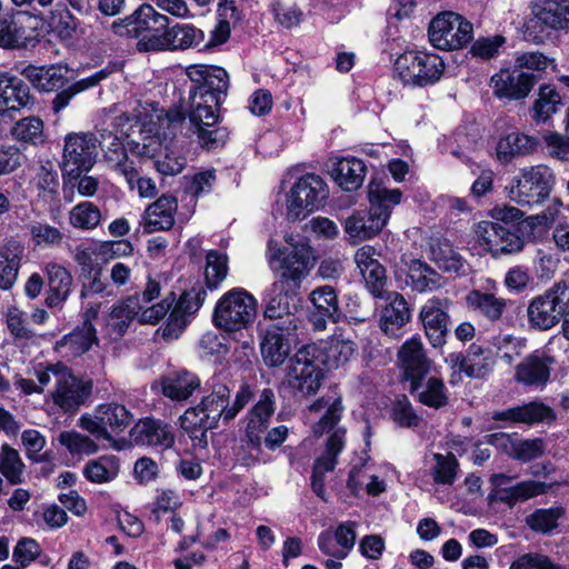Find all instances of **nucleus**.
<instances>
[{
  "label": "nucleus",
  "instance_id": "ddd939ff",
  "mask_svg": "<svg viewBox=\"0 0 569 569\" xmlns=\"http://www.w3.org/2000/svg\"><path fill=\"white\" fill-rule=\"evenodd\" d=\"M97 439L107 440L106 447L123 450L132 446H148L166 450L174 443V436L169 429H129L128 435H121L126 429H98Z\"/></svg>",
  "mask_w": 569,
  "mask_h": 569
},
{
  "label": "nucleus",
  "instance_id": "7c9ffc66",
  "mask_svg": "<svg viewBox=\"0 0 569 569\" xmlns=\"http://www.w3.org/2000/svg\"><path fill=\"white\" fill-rule=\"evenodd\" d=\"M30 102V90L22 79L0 73V113L18 111Z\"/></svg>",
  "mask_w": 569,
  "mask_h": 569
},
{
  "label": "nucleus",
  "instance_id": "39448f33",
  "mask_svg": "<svg viewBox=\"0 0 569 569\" xmlns=\"http://www.w3.org/2000/svg\"><path fill=\"white\" fill-rule=\"evenodd\" d=\"M431 46L443 51L467 47L473 38V26L463 16L442 11L431 19L428 27Z\"/></svg>",
  "mask_w": 569,
  "mask_h": 569
},
{
  "label": "nucleus",
  "instance_id": "5701e85b",
  "mask_svg": "<svg viewBox=\"0 0 569 569\" xmlns=\"http://www.w3.org/2000/svg\"><path fill=\"white\" fill-rule=\"evenodd\" d=\"M140 310L138 296H129L117 302L107 317L103 333L112 341L121 339Z\"/></svg>",
  "mask_w": 569,
  "mask_h": 569
},
{
  "label": "nucleus",
  "instance_id": "bf43d9fd",
  "mask_svg": "<svg viewBox=\"0 0 569 569\" xmlns=\"http://www.w3.org/2000/svg\"><path fill=\"white\" fill-rule=\"evenodd\" d=\"M228 274V257L226 253L209 251L206 256L204 278L209 288L216 289Z\"/></svg>",
  "mask_w": 569,
  "mask_h": 569
},
{
  "label": "nucleus",
  "instance_id": "4c0bfd02",
  "mask_svg": "<svg viewBox=\"0 0 569 569\" xmlns=\"http://www.w3.org/2000/svg\"><path fill=\"white\" fill-rule=\"evenodd\" d=\"M189 100L188 118L192 129L201 126L213 127L217 123L220 100L214 96L194 93H189Z\"/></svg>",
  "mask_w": 569,
  "mask_h": 569
},
{
  "label": "nucleus",
  "instance_id": "9b49d317",
  "mask_svg": "<svg viewBox=\"0 0 569 569\" xmlns=\"http://www.w3.org/2000/svg\"><path fill=\"white\" fill-rule=\"evenodd\" d=\"M476 242L483 252L497 258L518 253L523 249V240L516 231L493 221H480L473 227Z\"/></svg>",
  "mask_w": 569,
  "mask_h": 569
},
{
  "label": "nucleus",
  "instance_id": "473e14b6",
  "mask_svg": "<svg viewBox=\"0 0 569 569\" xmlns=\"http://www.w3.org/2000/svg\"><path fill=\"white\" fill-rule=\"evenodd\" d=\"M532 13L549 29H569V0H535Z\"/></svg>",
  "mask_w": 569,
  "mask_h": 569
},
{
  "label": "nucleus",
  "instance_id": "2eb2a0df",
  "mask_svg": "<svg viewBox=\"0 0 569 569\" xmlns=\"http://www.w3.org/2000/svg\"><path fill=\"white\" fill-rule=\"evenodd\" d=\"M186 76L192 82L189 93L214 96L221 100L227 92L229 77L224 69L210 64H191L186 68Z\"/></svg>",
  "mask_w": 569,
  "mask_h": 569
},
{
  "label": "nucleus",
  "instance_id": "a18cd8bd",
  "mask_svg": "<svg viewBox=\"0 0 569 569\" xmlns=\"http://www.w3.org/2000/svg\"><path fill=\"white\" fill-rule=\"evenodd\" d=\"M553 483H546L535 480H527L516 483L515 486L501 488L498 491L499 500L509 506H513L519 501H526L539 495L546 493Z\"/></svg>",
  "mask_w": 569,
  "mask_h": 569
},
{
  "label": "nucleus",
  "instance_id": "1a4fd4ad",
  "mask_svg": "<svg viewBox=\"0 0 569 569\" xmlns=\"http://www.w3.org/2000/svg\"><path fill=\"white\" fill-rule=\"evenodd\" d=\"M315 350L316 348L312 346L301 347L290 359L288 367L287 382L291 389L302 396L316 393L323 378Z\"/></svg>",
  "mask_w": 569,
  "mask_h": 569
},
{
  "label": "nucleus",
  "instance_id": "2f4dec72",
  "mask_svg": "<svg viewBox=\"0 0 569 569\" xmlns=\"http://www.w3.org/2000/svg\"><path fill=\"white\" fill-rule=\"evenodd\" d=\"M309 301L318 312L312 320L316 329L323 330L327 320L336 322L340 318L338 295L331 286H321L313 289L309 295Z\"/></svg>",
  "mask_w": 569,
  "mask_h": 569
},
{
  "label": "nucleus",
  "instance_id": "f257e3e1",
  "mask_svg": "<svg viewBox=\"0 0 569 569\" xmlns=\"http://www.w3.org/2000/svg\"><path fill=\"white\" fill-rule=\"evenodd\" d=\"M284 242L290 252L270 238L267 242L266 259L271 269L279 264L281 278L298 287L316 262L315 251L309 240L300 234L286 233Z\"/></svg>",
  "mask_w": 569,
  "mask_h": 569
},
{
  "label": "nucleus",
  "instance_id": "bb28decb",
  "mask_svg": "<svg viewBox=\"0 0 569 569\" xmlns=\"http://www.w3.org/2000/svg\"><path fill=\"white\" fill-rule=\"evenodd\" d=\"M398 360L408 380L423 378L429 372L430 361L419 336L408 339L401 346Z\"/></svg>",
  "mask_w": 569,
  "mask_h": 569
},
{
  "label": "nucleus",
  "instance_id": "338daca9",
  "mask_svg": "<svg viewBox=\"0 0 569 569\" xmlns=\"http://www.w3.org/2000/svg\"><path fill=\"white\" fill-rule=\"evenodd\" d=\"M497 351L508 363H511L515 357L521 355L526 348V340L512 335H498L492 340Z\"/></svg>",
  "mask_w": 569,
  "mask_h": 569
},
{
  "label": "nucleus",
  "instance_id": "37998d69",
  "mask_svg": "<svg viewBox=\"0 0 569 569\" xmlns=\"http://www.w3.org/2000/svg\"><path fill=\"white\" fill-rule=\"evenodd\" d=\"M168 49L187 50L199 46L204 40L201 29L190 23H178L166 30Z\"/></svg>",
  "mask_w": 569,
  "mask_h": 569
},
{
  "label": "nucleus",
  "instance_id": "de8ad7c7",
  "mask_svg": "<svg viewBox=\"0 0 569 569\" xmlns=\"http://www.w3.org/2000/svg\"><path fill=\"white\" fill-rule=\"evenodd\" d=\"M131 16L136 38L152 31H159L168 24V17L159 13L150 4H141Z\"/></svg>",
  "mask_w": 569,
  "mask_h": 569
},
{
  "label": "nucleus",
  "instance_id": "a878e982",
  "mask_svg": "<svg viewBox=\"0 0 569 569\" xmlns=\"http://www.w3.org/2000/svg\"><path fill=\"white\" fill-rule=\"evenodd\" d=\"M540 146L539 139L520 131L501 134L496 144V157L502 163H509L519 157L535 153Z\"/></svg>",
  "mask_w": 569,
  "mask_h": 569
},
{
  "label": "nucleus",
  "instance_id": "dca6fc26",
  "mask_svg": "<svg viewBox=\"0 0 569 569\" xmlns=\"http://www.w3.org/2000/svg\"><path fill=\"white\" fill-rule=\"evenodd\" d=\"M346 240L357 246L378 237L386 227V218L372 213L369 209L353 210L342 222Z\"/></svg>",
  "mask_w": 569,
  "mask_h": 569
},
{
  "label": "nucleus",
  "instance_id": "6ab92c4d",
  "mask_svg": "<svg viewBox=\"0 0 569 569\" xmlns=\"http://www.w3.org/2000/svg\"><path fill=\"white\" fill-rule=\"evenodd\" d=\"M373 246L363 244L353 253V261L361 273L366 287L373 297H381L387 282L386 269L377 259Z\"/></svg>",
  "mask_w": 569,
  "mask_h": 569
},
{
  "label": "nucleus",
  "instance_id": "49530a36",
  "mask_svg": "<svg viewBox=\"0 0 569 569\" xmlns=\"http://www.w3.org/2000/svg\"><path fill=\"white\" fill-rule=\"evenodd\" d=\"M93 438L79 433L74 430L61 432L59 439L62 446H64L72 455H92L100 447L108 449L106 447L108 443L107 440L97 439L96 435L99 433V430L89 429Z\"/></svg>",
  "mask_w": 569,
  "mask_h": 569
},
{
  "label": "nucleus",
  "instance_id": "6e6d98bb",
  "mask_svg": "<svg viewBox=\"0 0 569 569\" xmlns=\"http://www.w3.org/2000/svg\"><path fill=\"white\" fill-rule=\"evenodd\" d=\"M509 445L505 443L507 453L517 460L530 461L543 453V443L540 439L520 440L502 436Z\"/></svg>",
  "mask_w": 569,
  "mask_h": 569
},
{
  "label": "nucleus",
  "instance_id": "58836bf2",
  "mask_svg": "<svg viewBox=\"0 0 569 569\" xmlns=\"http://www.w3.org/2000/svg\"><path fill=\"white\" fill-rule=\"evenodd\" d=\"M411 379L410 391L428 407L440 408L447 405L448 393L443 381L437 377Z\"/></svg>",
  "mask_w": 569,
  "mask_h": 569
},
{
  "label": "nucleus",
  "instance_id": "09e8293b",
  "mask_svg": "<svg viewBox=\"0 0 569 569\" xmlns=\"http://www.w3.org/2000/svg\"><path fill=\"white\" fill-rule=\"evenodd\" d=\"M408 278L411 287L419 292L433 291L441 284L439 274L418 259H411L408 263Z\"/></svg>",
  "mask_w": 569,
  "mask_h": 569
},
{
  "label": "nucleus",
  "instance_id": "8fccbe9b",
  "mask_svg": "<svg viewBox=\"0 0 569 569\" xmlns=\"http://www.w3.org/2000/svg\"><path fill=\"white\" fill-rule=\"evenodd\" d=\"M565 515L560 506L536 509L525 519L526 525L535 532L550 533L558 527V521Z\"/></svg>",
  "mask_w": 569,
  "mask_h": 569
},
{
  "label": "nucleus",
  "instance_id": "4d7b16f0",
  "mask_svg": "<svg viewBox=\"0 0 569 569\" xmlns=\"http://www.w3.org/2000/svg\"><path fill=\"white\" fill-rule=\"evenodd\" d=\"M24 465L17 450L3 445L0 451V473L11 483L22 482Z\"/></svg>",
  "mask_w": 569,
  "mask_h": 569
},
{
  "label": "nucleus",
  "instance_id": "aec40b11",
  "mask_svg": "<svg viewBox=\"0 0 569 569\" xmlns=\"http://www.w3.org/2000/svg\"><path fill=\"white\" fill-rule=\"evenodd\" d=\"M311 346L316 348L315 356L328 369L343 367L350 361L358 349L356 342L342 333L333 335Z\"/></svg>",
  "mask_w": 569,
  "mask_h": 569
},
{
  "label": "nucleus",
  "instance_id": "864d4df0",
  "mask_svg": "<svg viewBox=\"0 0 569 569\" xmlns=\"http://www.w3.org/2000/svg\"><path fill=\"white\" fill-rule=\"evenodd\" d=\"M101 221V211L92 202L83 201L74 206L69 212V222L81 230H93Z\"/></svg>",
  "mask_w": 569,
  "mask_h": 569
},
{
  "label": "nucleus",
  "instance_id": "72a5a7b5",
  "mask_svg": "<svg viewBox=\"0 0 569 569\" xmlns=\"http://www.w3.org/2000/svg\"><path fill=\"white\" fill-rule=\"evenodd\" d=\"M68 72V67L62 64L42 67L29 66L24 70V76L38 90L51 92L66 84Z\"/></svg>",
  "mask_w": 569,
  "mask_h": 569
},
{
  "label": "nucleus",
  "instance_id": "c85d7f7f",
  "mask_svg": "<svg viewBox=\"0 0 569 569\" xmlns=\"http://www.w3.org/2000/svg\"><path fill=\"white\" fill-rule=\"evenodd\" d=\"M141 126L148 132L167 139L169 136L174 134L176 129L181 127L184 121V114L179 107L170 108L169 110L158 109L151 107V113L147 114L146 118L141 117V113L137 116Z\"/></svg>",
  "mask_w": 569,
  "mask_h": 569
},
{
  "label": "nucleus",
  "instance_id": "680f3d73",
  "mask_svg": "<svg viewBox=\"0 0 569 569\" xmlns=\"http://www.w3.org/2000/svg\"><path fill=\"white\" fill-rule=\"evenodd\" d=\"M123 136H129L128 130L120 129L117 133H112L107 129L102 130L98 146H100L104 152V158L109 163L120 161L121 159L123 160L124 156H127L122 142Z\"/></svg>",
  "mask_w": 569,
  "mask_h": 569
},
{
  "label": "nucleus",
  "instance_id": "e2e57ef3",
  "mask_svg": "<svg viewBox=\"0 0 569 569\" xmlns=\"http://www.w3.org/2000/svg\"><path fill=\"white\" fill-rule=\"evenodd\" d=\"M24 14V12H17L0 23V48L14 49L23 43L24 30L18 26V22Z\"/></svg>",
  "mask_w": 569,
  "mask_h": 569
},
{
  "label": "nucleus",
  "instance_id": "6e6552de",
  "mask_svg": "<svg viewBox=\"0 0 569 569\" xmlns=\"http://www.w3.org/2000/svg\"><path fill=\"white\" fill-rule=\"evenodd\" d=\"M98 156V139L90 132H73L64 138L62 170L64 178H77L88 172Z\"/></svg>",
  "mask_w": 569,
  "mask_h": 569
},
{
  "label": "nucleus",
  "instance_id": "a211bd4d",
  "mask_svg": "<svg viewBox=\"0 0 569 569\" xmlns=\"http://www.w3.org/2000/svg\"><path fill=\"white\" fill-rule=\"evenodd\" d=\"M92 385L72 376L68 371L57 375V387L52 392L53 402L67 412H74L90 396Z\"/></svg>",
  "mask_w": 569,
  "mask_h": 569
},
{
  "label": "nucleus",
  "instance_id": "774afa93",
  "mask_svg": "<svg viewBox=\"0 0 569 569\" xmlns=\"http://www.w3.org/2000/svg\"><path fill=\"white\" fill-rule=\"evenodd\" d=\"M41 553L39 543L32 538H22L13 549L12 558L20 568L28 567Z\"/></svg>",
  "mask_w": 569,
  "mask_h": 569
},
{
  "label": "nucleus",
  "instance_id": "f8f14e48",
  "mask_svg": "<svg viewBox=\"0 0 569 569\" xmlns=\"http://www.w3.org/2000/svg\"><path fill=\"white\" fill-rule=\"evenodd\" d=\"M229 397L230 390L224 383H212L211 393L183 413L181 427H216L220 418L226 423Z\"/></svg>",
  "mask_w": 569,
  "mask_h": 569
},
{
  "label": "nucleus",
  "instance_id": "c756f323",
  "mask_svg": "<svg viewBox=\"0 0 569 569\" xmlns=\"http://www.w3.org/2000/svg\"><path fill=\"white\" fill-rule=\"evenodd\" d=\"M367 168L356 157L339 158L332 163L330 174L333 181L345 191L358 190L365 180Z\"/></svg>",
  "mask_w": 569,
  "mask_h": 569
},
{
  "label": "nucleus",
  "instance_id": "423d86ee",
  "mask_svg": "<svg viewBox=\"0 0 569 569\" xmlns=\"http://www.w3.org/2000/svg\"><path fill=\"white\" fill-rule=\"evenodd\" d=\"M395 70L403 83L425 87L441 78L445 64L436 53L408 51L397 58Z\"/></svg>",
  "mask_w": 569,
  "mask_h": 569
},
{
  "label": "nucleus",
  "instance_id": "7ed1b4c3",
  "mask_svg": "<svg viewBox=\"0 0 569 569\" xmlns=\"http://www.w3.org/2000/svg\"><path fill=\"white\" fill-rule=\"evenodd\" d=\"M555 173L546 164L525 167L505 187L508 199L519 206H538L551 193Z\"/></svg>",
  "mask_w": 569,
  "mask_h": 569
},
{
  "label": "nucleus",
  "instance_id": "393cba45",
  "mask_svg": "<svg viewBox=\"0 0 569 569\" xmlns=\"http://www.w3.org/2000/svg\"><path fill=\"white\" fill-rule=\"evenodd\" d=\"M492 419L512 423H547L550 425L556 419L553 409L543 402L531 401L523 406L510 408L503 411H495Z\"/></svg>",
  "mask_w": 569,
  "mask_h": 569
},
{
  "label": "nucleus",
  "instance_id": "9d476101",
  "mask_svg": "<svg viewBox=\"0 0 569 569\" xmlns=\"http://www.w3.org/2000/svg\"><path fill=\"white\" fill-rule=\"evenodd\" d=\"M297 329L293 318L276 321L260 332V352L268 367L281 366L291 352V340Z\"/></svg>",
  "mask_w": 569,
  "mask_h": 569
},
{
  "label": "nucleus",
  "instance_id": "c9c22d12",
  "mask_svg": "<svg viewBox=\"0 0 569 569\" xmlns=\"http://www.w3.org/2000/svg\"><path fill=\"white\" fill-rule=\"evenodd\" d=\"M44 270L49 287L46 302L50 308L57 307L68 299L71 291L72 277L64 267L57 262L47 263Z\"/></svg>",
  "mask_w": 569,
  "mask_h": 569
},
{
  "label": "nucleus",
  "instance_id": "13d9d810",
  "mask_svg": "<svg viewBox=\"0 0 569 569\" xmlns=\"http://www.w3.org/2000/svg\"><path fill=\"white\" fill-rule=\"evenodd\" d=\"M560 96L550 86H543L539 89L538 99L532 108V117L537 121H546L559 109Z\"/></svg>",
  "mask_w": 569,
  "mask_h": 569
},
{
  "label": "nucleus",
  "instance_id": "c03bdc74",
  "mask_svg": "<svg viewBox=\"0 0 569 569\" xmlns=\"http://www.w3.org/2000/svg\"><path fill=\"white\" fill-rule=\"evenodd\" d=\"M86 420V417L81 419L82 427H87L84 425ZM132 420V415L123 406L104 403L96 409L90 427H127Z\"/></svg>",
  "mask_w": 569,
  "mask_h": 569
},
{
  "label": "nucleus",
  "instance_id": "f03ea898",
  "mask_svg": "<svg viewBox=\"0 0 569 569\" xmlns=\"http://www.w3.org/2000/svg\"><path fill=\"white\" fill-rule=\"evenodd\" d=\"M258 315L257 298L241 287L224 292L217 301L212 321L229 335H238L252 327Z\"/></svg>",
  "mask_w": 569,
  "mask_h": 569
},
{
  "label": "nucleus",
  "instance_id": "4be33fe9",
  "mask_svg": "<svg viewBox=\"0 0 569 569\" xmlns=\"http://www.w3.org/2000/svg\"><path fill=\"white\" fill-rule=\"evenodd\" d=\"M493 93L499 98L519 100L526 98L533 87V78L526 72L502 69L491 77Z\"/></svg>",
  "mask_w": 569,
  "mask_h": 569
},
{
  "label": "nucleus",
  "instance_id": "052dcab7",
  "mask_svg": "<svg viewBox=\"0 0 569 569\" xmlns=\"http://www.w3.org/2000/svg\"><path fill=\"white\" fill-rule=\"evenodd\" d=\"M274 413V393L271 389H263L259 400L248 413L247 427H262L267 425Z\"/></svg>",
  "mask_w": 569,
  "mask_h": 569
},
{
  "label": "nucleus",
  "instance_id": "69168bd1",
  "mask_svg": "<svg viewBox=\"0 0 569 569\" xmlns=\"http://www.w3.org/2000/svg\"><path fill=\"white\" fill-rule=\"evenodd\" d=\"M436 465L431 470L433 481L439 485H452L457 478L458 461L452 453L433 455Z\"/></svg>",
  "mask_w": 569,
  "mask_h": 569
},
{
  "label": "nucleus",
  "instance_id": "b1692460",
  "mask_svg": "<svg viewBox=\"0 0 569 569\" xmlns=\"http://www.w3.org/2000/svg\"><path fill=\"white\" fill-rule=\"evenodd\" d=\"M178 208L173 196L163 194L149 204L141 218V226L147 233L166 231L174 224V213Z\"/></svg>",
  "mask_w": 569,
  "mask_h": 569
},
{
  "label": "nucleus",
  "instance_id": "f3484780",
  "mask_svg": "<svg viewBox=\"0 0 569 569\" xmlns=\"http://www.w3.org/2000/svg\"><path fill=\"white\" fill-rule=\"evenodd\" d=\"M346 430L336 429L325 443L323 453L315 460L311 475L312 491L322 500L326 497V473L335 470L338 455L346 445Z\"/></svg>",
  "mask_w": 569,
  "mask_h": 569
},
{
  "label": "nucleus",
  "instance_id": "3c124183",
  "mask_svg": "<svg viewBox=\"0 0 569 569\" xmlns=\"http://www.w3.org/2000/svg\"><path fill=\"white\" fill-rule=\"evenodd\" d=\"M22 249L20 246L0 249V288L10 289L17 280Z\"/></svg>",
  "mask_w": 569,
  "mask_h": 569
},
{
  "label": "nucleus",
  "instance_id": "e433bc0d",
  "mask_svg": "<svg viewBox=\"0 0 569 569\" xmlns=\"http://www.w3.org/2000/svg\"><path fill=\"white\" fill-rule=\"evenodd\" d=\"M508 302L505 298L478 289L471 290L466 296L467 307L491 322L502 318Z\"/></svg>",
  "mask_w": 569,
  "mask_h": 569
},
{
  "label": "nucleus",
  "instance_id": "20e7f679",
  "mask_svg": "<svg viewBox=\"0 0 569 569\" xmlns=\"http://www.w3.org/2000/svg\"><path fill=\"white\" fill-rule=\"evenodd\" d=\"M329 197L323 178L306 173L298 178L286 193V214L291 221L302 220L319 210Z\"/></svg>",
  "mask_w": 569,
  "mask_h": 569
},
{
  "label": "nucleus",
  "instance_id": "0e129e2a",
  "mask_svg": "<svg viewBox=\"0 0 569 569\" xmlns=\"http://www.w3.org/2000/svg\"><path fill=\"white\" fill-rule=\"evenodd\" d=\"M309 413L319 418V427H335L341 419V401L335 399L332 402L320 399L309 407Z\"/></svg>",
  "mask_w": 569,
  "mask_h": 569
},
{
  "label": "nucleus",
  "instance_id": "79ce46f5",
  "mask_svg": "<svg viewBox=\"0 0 569 569\" xmlns=\"http://www.w3.org/2000/svg\"><path fill=\"white\" fill-rule=\"evenodd\" d=\"M286 280L280 277V280L274 281L263 293V317L270 320L281 321L290 316L289 303L283 293Z\"/></svg>",
  "mask_w": 569,
  "mask_h": 569
},
{
  "label": "nucleus",
  "instance_id": "0eeeda50",
  "mask_svg": "<svg viewBox=\"0 0 569 569\" xmlns=\"http://www.w3.org/2000/svg\"><path fill=\"white\" fill-rule=\"evenodd\" d=\"M569 307V281H559L531 300L528 319L532 327L548 330L555 327Z\"/></svg>",
  "mask_w": 569,
  "mask_h": 569
},
{
  "label": "nucleus",
  "instance_id": "f704fd0d",
  "mask_svg": "<svg viewBox=\"0 0 569 569\" xmlns=\"http://www.w3.org/2000/svg\"><path fill=\"white\" fill-rule=\"evenodd\" d=\"M402 192L399 189L387 188L382 182L370 181L368 184L369 210L386 218L389 223L392 210L401 202Z\"/></svg>",
  "mask_w": 569,
  "mask_h": 569
},
{
  "label": "nucleus",
  "instance_id": "4468645a",
  "mask_svg": "<svg viewBox=\"0 0 569 569\" xmlns=\"http://www.w3.org/2000/svg\"><path fill=\"white\" fill-rule=\"evenodd\" d=\"M450 306L451 301L448 298L432 297L419 312L426 337L435 348L441 347L446 341Z\"/></svg>",
  "mask_w": 569,
  "mask_h": 569
},
{
  "label": "nucleus",
  "instance_id": "5fc2aeb1",
  "mask_svg": "<svg viewBox=\"0 0 569 569\" xmlns=\"http://www.w3.org/2000/svg\"><path fill=\"white\" fill-rule=\"evenodd\" d=\"M12 137L21 142L39 144L44 141L43 122L37 117H27L11 129Z\"/></svg>",
  "mask_w": 569,
  "mask_h": 569
},
{
  "label": "nucleus",
  "instance_id": "a19ab883",
  "mask_svg": "<svg viewBox=\"0 0 569 569\" xmlns=\"http://www.w3.org/2000/svg\"><path fill=\"white\" fill-rule=\"evenodd\" d=\"M200 385L199 377L192 372H172L162 379V393L172 400L182 401L199 389Z\"/></svg>",
  "mask_w": 569,
  "mask_h": 569
},
{
  "label": "nucleus",
  "instance_id": "603ef678",
  "mask_svg": "<svg viewBox=\"0 0 569 569\" xmlns=\"http://www.w3.org/2000/svg\"><path fill=\"white\" fill-rule=\"evenodd\" d=\"M88 480L96 483L108 482L119 473V460L113 456H103L88 462L83 469Z\"/></svg>",
  "mask_w": 569,
  "mask_h": 569
},
{
  "label": "nucleus",
  "instance_id": "cd10ccee",
  "mask_svg": "<svg viewBox=\"0 0 569 569\" xmlns=\"http://www.w3.org/2000/svg\"><path fill=\"white\" fill-rule=\"evenodd\" d=\"M551 357L532 353L526 357L517 367L515 379L517 382L531 388H542L550 377Z\"/></svg>",
  "mask_w": 569,
  "mask_h": 569
},
{
  "label": "nucleus",
  "instance_id": "ea45409f",
  "mask_svg": "<svg viewBox=\"0 0 569 569\" xmlns=\"http://www.w3.org/2000/svg\"><path fill=\"white\" fill-rule=\"evenodd\" d=\"M97 342L93 325H82L56 343V350L63 357H78L87 352Z\"/></svg>",
  "mask_w": 569,
  "mask_h": 569
},
{
  "label": "nucleus",
  "instance_id": "412c9836",
  "mask_svg": "<svg viewBox=\"0 0 569 569\" xmlns=\"http://www.w3.org/2000/svg\"><path fill=\"white\" fill-rule=\"evenodd\" d=\"M386 306L381 310L379 327L381 331L392 338L403 335L405 326L411 319V311L405 297L398 292H389Z\"/></svg>",
  "mask_w": 569,
  "mask_h": 569
}]
</instances>
